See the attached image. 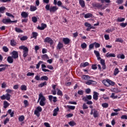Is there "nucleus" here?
<instances>
[{"mask_svg":"<svg viewBox=\"0 0 127 127\" xmlns=\"http://www.w3.org/2000/svg\"><path fill=\"white\" fill-rule=\"evenodd\" d=\"M13 92V90L11 89H6V93L5 95H2L0 97V98L3 100H6L7 101H10V97H11V95H10V93H12Z\"/></svg>","mask_w":127,"mask_h":127,"instance_id":"obj_1","label":"nucleus"},{"mask_svg":"<svg viewBox=\"0 0 127 127\" xmlns=\"http://www.w3.org/2000/svg\"><path fill=\"white\" fill-rule=\"evenodd\" d=\"M40 101V105L41 106V107H44L46 104V98H45V96H43V94L41 93L39 94V98L38 100V103Z\"/></svg>","mask_w":127,"mask_h":127,"instance_id":"obj_2","label":"nucleus"},{"mask_svg":"<svg viewBox=\"0 0 127 127\" xmlns=\"http://www.w3.org/2000/svg\"><path fill=\"white\" fill-rule=\"evenodd\" d=\"M19 49L21 50H23V57L24 58L27 57L28 55V48L25 47V46H21L19 47Z\"/></svg>","mask_w":127,"mask_h":127,"instance_id":"obj_3","label":"nucleus"},{"mask_svg":"<svg viewBox=\"0 0 127 127\" xmlns=\"http://www.w3.org/2000/svg\"><path fill=\"white\" fill-rule=\"evenodd\" d=\"M42 112V108L40 106H38L34 111V115H36L38 118H39V117H40V112Z\"/></svg>","mask_w":127,"mask_h":127,"instance_id":"obj_4","label":"nucleus"},{"mask_svg":"<svg viewBox=\"0 0 127 127\" xmlns=\"http://www.w3.org/2000/svg\"><path fill=\"white\" fill-rule=\"evenodd\" d=\"M44 42H46L47 43H49L50 45H53V40L51 39V38L49 37H46L44 40Z\"/></svg>","mask_w":127,"mask_h":127,"instance_id":"obj_5","label":"nucleus"},{"mask_svg":"<svg viewBox=\"0 0 127 127\" xmlns=\"http://www.w3.org/2000/svg\"><path fill=\"white\" fill-rule=\"evenodd\" d=\"M12 58L14 59H17L18 58V52L16 51H13L11 53Z\"/></svg>","mask_w":127,"mask_h":127,"instance_id":"obj_6","label":"nucleus"},{"mask_svg":"<svg viewBox=\"0 0 127 127\" xmlns=\"http://www.w3.org/2000/svg\"><path fill=\"white\" fill-rule=\"evenodd\" d=\"M92 5L95 9H97V8H100V7L103 6V5L100 4L99 3H93Z\"/></svg>","mask_w":127,"mask_h":127,"instance_id":"obj_7","label":"nucleus"},{"mask_svg":"<svg viewBox=\"0 0 127 127\" xmlns=\"http://www.w3.org/2000/svg\"><path fill=\"white\" fill-rule=\"evenodd\" d=\"M58 9V7L56 6H51L50 7V12L54 13L56 11H57Z\"/></svg>","mask_w":127,"mask_h":127,"instance_id":"obj_8","label":"nucleus"},{"mask_svg":"<svg viewBox=\"0 0 127 127\" xmlns=\"http://www.w3.org/2000/svg\"><path fill=\"white\" fill-rule=\"evenodd\" d=\"M52 99H53V101L54 103H56L57 102V97H53L52 95L49 96V100L50 102H52Z\"/></svg>","mask_w":127,"mask_h":127,"instance_id":"obj_9","label":"nucleus"},{"mask_svg":"<svg viewBox=\"0 0 127 127\" xmlns=\"http://www.w3.org/2000/svg\"><path fill=\"white\" fill-rule=\"evenodd\" d=\"M88 100H92V95H86V97L82 98V101L84 102H88Z\"/></svg>","mask_w":127,"mask_h":127,"instance_id":"obj_10","label":"nucleus"},{"mask_svg":"<svg viewBox=\"0 0 127 127\" xmlns=\"http://www.w3.org/2000/svg\"><path fill=\"white\" fill-rule=\"evenodd\" d=\"M85 84L86 85H97V82L94 81V80H89L88 81H87Z\"/></svg>","mask_w":127,"mask_h":127,"instance_id":"obj_11","label":"nucleus"},{"mask_svg":"<svg viewBox=\"0 0 127 127\" xmlns=\"http://www.w3.org/2000/svg\"><path fill=\"white\" fill-rule=\"evenodd\" d=\"M63 41L65 45H68L70 43V39L68 38H64Z\"/></svg>","mask_w":127,"mask_h":127,"instance_id":"obj_12","label":"nucleus"},{"mask_svg":"<svg viewBox=\"0 0 127 127\" xmlns=\"http://www.w3.org/2000/svg\"><path fill=\"white\" fill-rule=\"evenodd\" d=\"M100 63L102 66V69L105 70L106 69V63L105 60L104 59H100Z\"/></svg>","mask_w":127,"mask_h":127,"instance_id":"obj_13","label":"nucleus"},{"mask_svg":"<svg viewBox=\"0 0 127 127\" xmlns=\"http://www.w3.org/2000/svg\"><path fill=\"white\" fill-rule=\"evenodd\" d=\"M11 21V20L10 18L8 19H2V22L4 23V24H8V23H10V22Z\"/></svg>","mask_w":127,"mask_h":127,"instance_id":"obj_14","label":"nucleus"},{"mask_svg":"<svg viewBox=\"0 0 127 127\" xmlns=\"http://www.w3.org/2000/svg\"><path fill=\"white\" fill-rule=\"evenodd\" d=\"M21 16L23 17V18H27V17H28V13L23 11L21 13Z\"/></svg>","mask_w":127,"mask_h":127,"instance_id":"obj_15","label":"nucleus"},{"mask_svg":"<svg viewBox=\"0 0 127 127\" xmlns=\"http://www.w3.org/2000/svg\"><path fill=\"white\" fill-rule=\"evenodd\" d=\"M93 98L95 100V101H98V99H99V93L94 91Z\"/></svg>","mask_w":127,"mask_h":127,"instance_id":"obj_16","label":"nucleus"},{"mask_svg":"<svg viewBox=\"0 0 127 127\" xmlns=\"http://www.w3.org/2000/svg\"><path fill=\"white\" fill-rule=\"evenodd\" d=\"M63 47H64V45H63L62 43L59 42L58 44L57 49L58 50H60L62 48H63Z\"/></svg>","mask_w":127,"mask_h":127,"instance_id":"obj_17","label":"nucleus"},{"mask_svg":"<svg viewBox=\"0 0 127 127\" xmlns=\"http://www.w3.org/2000/svg\"><path fill=\"white\" fill-rule=\"evenodd\" d=\"M94 53L96 55L97 58V60H101V57H100V53L97 51L94 50Z\"/></svg>","mask_w":127,"mask_h":127,"instance_id":"obj_18","label":"nucleus"},{"mask_svg":"<svg viewBox=\"0 0 127 127\" xmlns=\"http://www.w3.org/2000/svg\"><path fill=\"white\" fill-rule=\"evenodd\" d=\"M41 68L43 72H50V70H49V69L44 68H46V65H45V64H42L41 65Z\"/></svg>","mask_w":127,"mask_h":127,"instance_id":"obj_19","label":"nucleus"},{"mask_svg":"<svg viewBox=\"0 0 127 127\" xmlns=\"http://www.w3.org/2000/svg\"><path fill=\"white\" fill-rule=\"evenodd\" d=\"M7 61L10 64L13 63V58H12V57H10V56L8 57L7 58Z\"/></svg>","mask_w":127,"mask_h":127,"instance_id":"obj_20","label":"nucleus"},{"mask_svg":"<svg viewBox=\"0 0 127 127\" xmlns=\"http://www.w3.org/2000/svg\"><path fill=\"white\" fill-rule=\"evenodd\" d=\"M79 3L81 7H85V6H86L85 1H84V0H79Z\"/></svg>","mask_w":127,"mask_h":127,"instance_id":"obj_21","label":"nucleus"},{"mask_svg":"<svg viewBox=\"0 0 127 127\" xmlns=\"http://www.w3.org/2000/svg\"><path fill=\"white\" fill-rule=\"evenodd\" d=\"M90 65V64L88 62H85L83 63H81L80 64V67H83L84 68L85 67H87V66H89Z\"/></svg>","mask_w":127,"mask_h":127,"instance_id":"obj_22","label":"nucleus"},{"mask_svg":"<svg viewBox=\"0 0 127 127\" xmlns=\"http://www.w3.org/2000/svg\"><path fill=\"white\" fill-rule=\"evenodd\" d=\"M90 17H93V14L91 13H87L84 15L85 18H90Z\"/></svg>","mask_w":127,"mask_h":127,"instance_id":"obj_23","label":"nucleus"},{"mask_svg":"<svg viewBox=\"0 0 127 127\" xmlns=\"http://www.w3.org/2000/svg\"><path fill=\"white\" fill-rule=\"evenodd\" d=\"M106 57L107 58H110V57H116V54H109V53H107L106 54Z\"/></svg>","mask_w":127,"mask_h":127,"instance_id":"obj_24","label":"nucleus"},{"mask_svg":"<svg viewBox=\"0 0 127 127\" xmlns=\"http://www.w3.org/2000/svg\"><path fill=\"white\" fill-rule=\"evenodd\" d=\"M9 106V103L6 101H3V108L6 109Z\"/></svg>","mask_w":127,"mask_h":127,"instance_id":"obj_25","label":"nucleus"},{"mask_svg":"<svg viewBox=\"0 0 127 127\" xmlns=\"http://www.w3.org/2000/svg\"><path fill=\"white\" fill-rule=\"evenodd\" d=\"M10 44L11 46H12L13 47H14L16 45V42L13 39L10 40Z\"/></svg>","mask_w":127,"mask_h":127,"instance_id":"obj_26","label":"nucleus"},{"mask_svg":"<svg viewBox=\"0 0 127 127\" xmlns=\"http://www.w3.org/2000/svg\"><path fill=\"white\" fill-rule=\"evenodd\" d=\"M44 86H47V82L44 81V82L40 83L38 85V87L39 88H42L43 87H44Z\"/></svg>","mask_w":127,"mask_h":127,"instance_id":"obj_27","label":"nucleus"},{"mask_svg":"<svg viewBox=\"0 0 127 127\" xmlns=\"http://www.w3.org/2000/svg\"><path fill=\"white\" fill-rule=\"evenodd\" d=\"M106 82H107V83H108L109 84V85H111V86H114L116 84L115 83V82H114L110 79H107Z\"/></svg>","mask_w":127,"mask_h":127,"instance_id":"obj_28","label":"nucleus"},{"mask_svg":"<svg viewBox=\"0 0 127 127\" xmlns=\"http://www.w3.org/2000/svg\"><path fill=\"white\" fill-rule=\"evenodd\" d=\"M117 58L119 59H125L126 58V56L124 54H118L117 56Z\"/></svg>","mask_w":127,"mask_h":127,"instance_id":"obj_29","label":"nucleus"},{"mask_svg":"<svg viewBox=\"0 0 127 127\" xmlns=\"http://www.w3.org/2000/svg\"><path fill=\"white\" fill-rule=\"evenodd\" d=\"M48 77L46 75H44L43 76H41V78H40V80L41 81H48Z\"/></svg>","mask_w":127,"mask_h":127,"instance_id":"obj_30","label":"nucleus"},{"mask_svg":"<svg viewBox=\"0 0 127 127\" xmlns=\"http://www.w3.org/2000/svg\"><path fill=\"white\" fill-rule=\"evenodd\" d=\"M41 58L42 60H47V59H49V57L47 55L45 54L41 56Z\"/></svg>","mask_w":127,"mask_h":127,"instance_id":"obj_31","label":"nucleus"},{"mask_svg":"<svg viewBox=\"0 0 127 127\" xmlns=\"http://www.w3.org/2000/svg\"><path fill=\"white\" fill-rule=\"evenodd\" d=\"M82 79H83V80H89V79H91V77H90V76L86 75H83L81 77Z\"/></svg>","mask_w":127,"mask_h":127,"instance_id":"obj_32","label":"nucleus"},{"mask_svg":"<svg viewBox=\"0 0 127 127\" xmlns=\"http://www.w3.org/2000/svg\"><path fill=\"white\" fill-rule=\"evenodd\" d=\"M37 9V7L34 5H31L30 10V11H35Z\"/></svg>","mask_w":127,"mask_h":127,"instance_id":"obj_33","label":"nucleus"},{"mask_svg":"<svg viewBox=\"0 0 127 127\" xmlns=\"http://www.w3.org/2000/svg\"><path fill=\"white\" fill-rule=\"evenodd\" d=\"M20 89L22 91H26V90H27V87L26 85L23 84L21 86Z\"/></svg>","mask_w":127,"mask_h":127,"instance_id":"obj_34","label":"nucleus"},{"mask_svg":"<svg viewBox=\"0 0 127 127\" xmlns=\"http://www.w3.org/2000/svg\"><path fill=\"white\" fill-rule=\"evenodd\" d=\"M119 73H120V70H119L118 68H116L114 71V76H117Z\"/></svg>","mask_w":127,"mask_h":127,"instance_id":"obj_35","label":"nucleus"},{"mask_svg":"<svg viewBox=\"0 0 127 127\" xmlns=\"http://www.w3.org/2000/svg\"><path fill=\"white\" fill-rule=\"evenodd\" d=\"M93 117H94V118H98L99 117V113H98V111L95 110L94 111Z\"/></svg>","mask_w":127,"mask_h":127,"instance_id":"obj_36","label":"nucleus"},{"mask_svg":"<svg viewBox=\"0 0 127 127\" xmlns=\"http://www.w3.org/2000/svg\"><path fill=\"white\" fill-rule=\"evenodd\" d=\"M33 37L32 38H34L35 39H36L37 38V36L38 35V33L36 32H33L32 33Z\"/></svg>","mask_w":127,"mask_h":127,"instance_id":"obj_37","label":"nucleus"},{"mask_svg":"<svg viewBox=\"0 0 127 127\" xmlns=\"http://www.w3.org/2000/svg\"><path fill=\"white\" fill-rule=\"evenodd\" d=\"M6 9L5 7L4 6H1L0 7V13H4V10Z\"/></svg>","mask_w":127,"mask_h":127,"instance_id":"obj_38","label":"nucleus"},{"mask_svg":"<svg viewBox=\"0 0 127 127\" xmlns=\"http://www.w3.org/2000/svg\"><path fill=\"white\" fill-rule=\"evenodd\" d=\"M15 30L16 32H18V33H22L23 31H22L20 28L16 27L15 28Z\"/></svg>","mask_w":127,"mask_h":127,"instance_id":"obj_39","label":"nucleus"},{"mask_svg":"<svg viewBox=\"0 0 127 127\" xmlns=\"http://www.w3.org/2000/svg\"><path fill=\"white\" fill-rule=\"evenodd\" d=\"M68 125H70V127H74V126H76V123L74 121H70L68 122Z\"/></svg>","mask_w":127,"mask_h":127,"instance_id":"obj_40","label":"nucleus"},{"mask_svg":"<svg viewBox=\"0 0 127 127\" xmlns=\"http://www.w3.org/2000/svg\"><path fill=\"white\" fill-rule=\"evenodd\" d=\"M102 107H103V108H104L105 109H107V108H109V104L107 103H102Z\"/></svg>","mask_w":127,"mask_h":127,"instance_id":"obj_41","label":"nucleus"},{"mask_svg":"<svg viewBox=\"0 0 127 127\" xmlns=\"http://www.w3.org/2000/svg\"><path fill=\"white\" fill-rule=\"evenodd\" d=\"M81 47L82 49L87 48V44H86V43H83L81 44Z\"/></svg>","mask_w":127,"mask_h":127,"instance_id":"obj_42","label":"nucleus"},{"mask_svg":"<svg viewBox=\"0 0 127 127\" xmlns=\"http://www.w3.org/2000/svg\"><path fill=\"white\" fill-rule=\"evenodd\" d=\"M27 38H28L27 36H23L20 38V40H21V41H25V40H27Z\"/></svg>","mask_w":127,"mask_h":127,"instance_id":"obj_43","label":"nucleus"},{"mask_svg":"<svg viewBox=\"0 0 127 127\" xmlns=\"http://www.w3.org/2000/svg\"><path fill=\"white\" fill-rule=\"evenodd\" d=\"M126 20V18H118L117 19L118 22H123V21H125Z\"/></svg>","mask_w":127,"mask_h":127,"instance_id":"obj_44","label":"nucleus"},{"mask_svg":"<svg viewBox=\"0 0 127 127\" xmlns=\"http://www.w3.org/2000/svg\"><path fill=\"white\" fill-rule=\"evenodd\" d=\"M24 116L22 115L19 117L18 120L19 122H23V121H24Z\"/></svg>","mask_w":127,"mask_h":127,"instance_id":"obj_45","label":"nucleus"},{"mask_svg":"<svg viewBox=\"0 0 127 127\" xmlns=\"http://www.w3.org/2000/svg\"><path fill=\"white\" fill-rule=\"evenodd\" d=\"M94 45H95V43H92L91 44H90L89 46V49H88V50L89 51H90V50L91 49H93V48H94Z\"/></svg>","mask_w":127,"mask_h":127,"instance_id":"obj_46","label":"nucleus"},{"mask_svg":"<svg viewBox=\"0 0 127 127\" xmlns=\"http://www.w3.org/2000/svg\"><path fill=\"white\" fill-rule=\"evenodd\" d=\"M2 50L4 51V52H8V48L6 46H3L2 47Z\"/></svg>","mask_w":127,"mask_h":127,"instance_id":"obj_47","label":"nucleus"},{"mask_svg":"<svg viewBox=\"0 0 127 127\" xmlns=\"http://www.w3.org/2000/svg\"><path fill=\"white\" fill-rule=\"evenodd\" d=\"M32 20L34 23H36L37 22V17L33 16L32 17Z\"/></svg>","mask_w":127,"mask_h":127,"instance_id":"obj_48","label":"nucleus"},{"mask_svg":"<svg viewBox=\"0 0 127 127\" xmlns=\"http://www.w3.org/2000/svg\"><path fill=\"white\" fill-rule=\"evenodd\" d=\"M43 63V62L42 61H39L37 64H36V69H39V67H40V64H41Z\"/></svg>","mask_w":127,"mask_h":127,"instance_id":"obj_49","label":"nucleus"},{"mask_svg":"<svg viewBox=\"0 0 127 127\" xmlns=\"http://www.w3.org/2000/svg\"><path fill=\"white\" fill-rule=\"evenodd\" d=\"M57 95L58 96H63V93H62V91L60 90V89L58 90Z\"/></svg>","mask_w":127,"mask_h":127,"instance_id":"obj_50","label":"nucleus"},{"mask_svg":"<svg viewBox=\"0 0 127 127\" xmlns=\"http://www.w3.org/2000/svg\"><path fill=\"white\" fill-rule=\"evenodd\" d=\"M88 105L86 104V103H84L82 105V108L83 110H87V109H88Z\"/></svg>","mask_w":127,"mask_h":127,"instance_id":"obj_51","label":"nucleus"},{"mask_svg":"<svg viewBox=\"0 0 127 127\" xmlns=\"http://www.w3.org/2000/svg\"><path fill=\"white\" fill-rule=\"evenodd\" d=\"M67 108L68 109H69V110H75V106H73L67 105Z\"/></svg>","mask_w":127,"mask_h":127,"instance_id":"obj_52","label":"nucleus"},{"mask_svg":"<svg viewBox=\"0 0 127 127\" xmlns=\"http://www.w3.org/2000/svg\"><path fill=\"white\" fill-rule=\"evenodd\" d=\"M24 105L25 106V108H26V107L28 106V105H29L28 103V101H27V100H25L24 101Z\"/></svg>","mask_w":127,"mask_h":127,"instance_id":"obj_53","label":"nucleus"},{"mask_svg":"<svg viewBox=\"0 0 127 127\" xmlns=\"http://www.w3.org/2000/svg\"><path fill=\"white\" fill-rule=\"evenodd\" d=\"M77 94H78V95H80V96H82L84 95V91L82 90H78L77 92Z\"/></svg>","mask_w":127,"mask_h":127,"instance_id":"obj_54","label":"nucleus"},{"mask_svg":"<svg viewBox=\"0 0 127 127\" xmlns=\"http://www.w3.org/2000/svg\"><path fill=\"white\" fill-rule=\"evenodd\" d=\"M127 25V22L120 23V26H121L122 27H123L124 28V27H126Z\"/></svg>","mask_w":127,"mask_h":127,"instance_id":"obj_55","label":"nucleus"},{"mask_svg":"<svg viewBox=\"0 0 127 127\" xmlns=\"http://www.w3.org/2000/svg\"><path fill=\"white\" fill-rule=\"evenodd\" d=\"M84 25L86 26V27H87V28H90V27H91V24L89 23L88 22H85L84 23Z\"/></svg>","mask_w":127,"mask_h":127,"instance_id":"obj_56","label":"nucleus"},{"mask_svg":"<svg viewBox=\"0 0 127 127\" xmlns=\"http://www.w3.org/2000/svg\"><path fill=\"white\" fill-rule=\"evenodd\" d=\"M6 15H7V16L12 17V18H14V16H13V15H12L10 13L6 12Z\"/></svg>","mask_w":127,"mask_h":127,"instance_id":"obj_57","label":"nucleus"},{"mask_svg":"<svg viewBox=\"0 0 127 127\" xmlns=\"http://www.w3.org/2000/svg\"><path fill=\"white\" fill-rule=\"evenodd\" d=\"M91 29H95V27L93 26H92V25H91L90 28H86V31H90V30H91Z\"/></svg>","mask_w":127,"mask_h":127,"instance_id":"obj_58","label":"nucleus"},{"mask_svg":"<svg viewBox=\"0 0 127 127\" xmlns=\"http://www.w3.org/2000/svg\"><path fill=\"white\" fill-rule=\"evenodd\" d=\"M111 98H112V99H118V95L115 96V93H113L111 95Z\"/></svg>","mask_w":127,"mask_h":127,"instance_id":"obj_59","label":"nucleus"},{"mask_svg":"<svg viewBox=\"0 0 127 127\" xmlns=\"http://www.w3.org/2000/svg\"><path fill=\"white\" fill-rule=\"evenodd\" d=\"M50 4H47L45 6L46 10H49V11H50Z\"/></svg>","mask_w":127,"mask_h":127,"instance_id":"obj_60","label":"nucleus"},{"mask_svg":"<svg viewBox=\"0 0 127 127\" xmlns=\"http://www.w3.org/2000/svg\"><path fill=\"white\" fill-rule=\"evenodd\" d=\"M93 43H94V44H95V48H99V47H100V46H101V45L100 44H99L98 43L95 42Z\"/></svg>","mask_w":127,"mask_h":127,"instance_id":"obj_61","label":"nucleus"},{"mask_svg":"<svg viewBox=\"0 0 127 127\" xmlns=\"http://www.w3.org/2000/svg\"><path fill=\"white\" fill-rule=\"evenodd\" d=\"M9 122V119L6 118L4 121H3V124L4 125H6V123H8Z\"/></svg>","mask_w":127,"mask_h":127,"instance_id":"obj_62","label":"nucleus"},{"mask_svg":"<svg viewBox=\"0 0 127 127\" xmlns=\"http://www.w3.org/2000/svg\"><path fill=\"white\" fill-rule=\"evenodd\" d=\"M66 118H72L73 117V114L69 113L66 115Z\"/></svg>","mask_w":127,"mask_h":127,"instance_id":"obj_63","label":"nucleus"},{"mask_svg":"<svg viewBox=\"0 0 127 127\" xmlns=\"http://www.w3.org/2000/svg\"><path fill=\"white\" fill-rule=\"evenodd\" d=\"M85 93L86 94H90L91 93V89L90 88H87L85 90Z\"/></svg>","mask_w":127,"mask_h":127,"instance_id":"obj_64","label":"nucleus"}]
</instances>
